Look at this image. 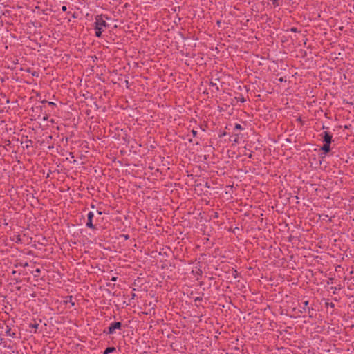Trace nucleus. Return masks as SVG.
I'll use <instances>...</instances> for the list:
<instances>
[{
	"label": "nucleus",
	"mask_w": 354,
	"mask_h": 354,
	"mask_svg": "<svg viewBox=\"0 0 354 354\" xmlns=\"http://www.w3.org/2000/svg\"><path fill=\"white\" fill-rule=\"evenodd\" d=\"M62 10L63 12H66V11L67 10V7H66V6H63L62 7Z\"/></svg>",
	"instance_id": "dca6fc26"
},
{
	"label": "nucleus",
	"mask_w": 354,
	"mask_h": 354,
	"mask_svg": "<svg viewBox=\"0 0 354 354\" xmlns=\"http://www.w3.org/2000/svg\"><path fill=\"white\" fill-rule=\"evenodd\" d=\"M97 214H98L99 215H101V214H102V212H100V211H97Z\"/></svg>",
	"instance_id": "b1692460"
},
{
	"label": "nucleus",
	"mask_w": 354,
	"mask_h": 354,
	"mask_svg": "<svg viewBox=\"0 0 354 354\" xmlns=\"http://www.w3.org/2000/svg\"><path fill=\"white\" fill-rule=\"evenodd\" d=\"M291 31L292 32H296L297 31V28H291Z\"/></svg>",
	"instance_id": "aec40b11"
},
{
	"label": "nucleus",
	"mask_w": 354,
	"mask_h": 354,
	"mask_svg": "<svg viewBox=\"0 0 354 354\" xmlns=\"http://www.w3.org/2000/svg\"><path fill=\"white\" fill-rule=\"evenodd\" d=\"M244 101H245V100H244L243 98V99H241V102H243Z\"/></svg>",
	"instance_id": "cd10ccee"
},
{
	"label": "nucleus",
	"mask_w": 354,
	"mask_h": 354,
	"mask_svg": "<svg viewBox=\"0 0 354 354\" xmlns=\"http://www.w3.org/2000/svg\"><path fill=\"white\" fill-rule=\"evenodd\" d=\"M330 144L324 143L321 147V150L324 152L325 154L328 153L330 151Z\"/></svg>",
	"instance_id": "39448f33"
},
{
	"label": "nucleus",
	"mask_w": 354,
	"mask_h": 354,
	"mask_svg": "<svg viewBox=\"0 0 354 354\" xmlns=\"http://www.w3.org/2000/svg\"><path fill=\"white\" fill-rule=\"evenodd\" d=\"M48 119V117H44V120H46Z\"/></svg>",
	"instance_id": "a878e982"
},
{
	"label": "nucleus",
	"mask_w": 354,
	"mask_h": 354,
	"mask_svg": "<svg viewBox=\"0 0 354 354\" xmlns=\"http://www.w3.org/2000/svg\"><path fill=\"white\" fill-rule=\"evenodd\" d=\"M201 300H202V298H201V297H196V298L195 299V301H201Z\"/></svg>",
	"instance_id": "a211bd4d"
},
{
	"label": "nucleus",
	"mask_w": 354,
	"mask_h": 354,
	"mask_svg": "<svg viewBox=\"0 0 354 354\" xmlns=\"http://www.w3.org/2000/svg\"><path fill=\"white\" fill-rule=\"evenodd\" d=\"M238 139H239V135H236V138L234 140V142H238Z\"/></svg>",
	"instance_id": "f3484780"
},
{
	"label": "nucleus",
	"mask_w": 354,
	"mask_h": 354,
	"mask_svg": "<svg viewBox=\"0 0 354 354\" xmlns=\"http://www.w3.org/2000/svg\"><path fill=\"white\" fill-rule=\"evenodd\" d=\"M114 351H115V347H108L104 350L103 354H109V353L113 352Z\"/></svg>",
	"instance_id": "0eeeda50"
},
{
	"label": "nucleus",
	"mask_w": 354,
	"mask_h": 354,
	"mask_svg": "<svg viewBox=\"0 0 354 354\" xmlns=\"http://www.w3.org/2000/svg\"><path fill=\"white\" fill-rule=\"evenodd\" d=\"M106 18V19H109L108 17L103 15H97L95 18V23H94V27L97 28H100V30H103V28H106L109 26V24L106 22V21L104 19V18Z\"/></svg>",
	"instance_id": "f257e3e1"
},
{
	"label": "nucleus",
	"mask_w": 354,
	"mask_h": 354,
	"mask_svg": "<svg viewBox=\"0 0 354 354\" xmlns=\"http://www.w3.org/2000/svg\"><path fill=\"white\" fill-rule=\"evenodd\" d=\"M116 279H117V278H116L115 277H113L111 279V281H116Z\"/></svg>",
	"instance_id": "412c9836"
},
{
	"label": "nucleus",
	"mask_w": 354,
	"mask_h": 354,
	"mask_svg": "<svg viewBox=\"0 0 354 354\" xmlns=\"http://www.w3.org/2000/svg\"><path fill=\"white\" fill-rule=\"evenodd\" d=\"M320 136H322L324 143L331 144L333 141V136L330 132L324 131Z\"/></svg>",
	"instance_id": "7ed1b4c3"
},
{
	"label": "nucleus",
	"mask_w": 354,
	"mask_h": 354,
	"mask_svg": "<svg viewBox=\"0 0 354 354\" xmlns=\"http://www.w3.org/2000/svg\"><path fill=\"white\" fill-rule=\"evenodd\" d=\"M48 104H49L50 106H55V104L54 102H48Z\"/></svg>",
	"instance_id": "6ab92c4d"
},
{
	"label": "nucleus",
	"mask_w": 354,
	"mask_h": 354,
	"mask_svg": "<svg viewBox=\"0 0 354 354\" xmlns=\"http://www.w3.org/2000/svg\"><path fill=\"white\" fill-rule=\"evenodd\" d=\"M308 313H310V309L309 308H307Z\"/></svg>",
	"instance_id": "bb28decb"
},
{
	"label": "nucleus",
	"mask_w": 354,
	"mask_h": 354,
	"mask_svg": "<svg viewBox=\"0 0 354 354\" xmlns=\"http://www.w3.org/2000/svg\"><path fill=\"white\" fill-rule=\"evenodd\" d=\"M191 132H192V134L193 137H196L197 136V134H198L197 131H196L194 129L192 130Z\"/></svg>",
	"instance_id": "ddd939ff"
},
{
	"label": "nucleus",
	"mask_w": 354,
	"mask_h": 354,
	"mask_svg": "<svg viewBox=\"0 0 354 354\" xmlns=\"http://www.w3.org/2000/svg\"><path fill=\"white\" fill-rule=\"evenodd\" d=\"M122 326V324L120 322H112L106 329H104V333L107 335H112L115 333V330H121Z\"/></svg>",
	"instance_id": "f03ea898"
},
{
	"label": "nucleus",
	"mask_w": 354,
	"mask_h": 354,
	"mask_svg": "<svg viewBox=\"0 0 354 354\" xmlns=\"http://www.w3.org/2000/svg\"><path fill=\"white\" fill-rule=\"evenodd\" d=\"M94 217V214L92 212H89L87 214V222L86 226L91 229H95V226L93 224V218Z\"/></svg>",
	"instance_id": "20e7f679"
},
{
	"label": "nucleus",
	"mask_w": 354,
	"mask_h": 354,
	"mask_svg": "<svg viewBox=\"0 0 354 354\" xmlns=\"http://www.w3.org/2000/svg\"><path fill=\"white\" fill-rule=\"evenodd\" d=\"M95 36L97 37H100L102 36V31L100 30L99 28H95Z\"/></svg>",
	"instance_id": "1a4fd4ad"
},
{
	"label": "nucleus",
	"mask_w": 354,
	"mask_h": 354,
	"mask_svg": "<svg viewBox=\"0 0 354 354\" xmlns=\"http://www.w3.org/2000/svg\"><path fill=\"white\" fill-rule=\"evenodd\" d=\"M39 326V323H37L36 322H35L34 323H30V324H29V327H30V328H33V329H35V333H36V332H37V329L38 328Z\"/></svg>",
	"instance_id": "423d86ee"
},
{
	"label": "nucleus",
	"mask_w": 354,
	"mask_h": 354,
	"mask_svg": "<svg viewBox=\"0 0 354 354\" xmlns=\"http://www.w3.org/2000/svg\"><path fill=\"white\" fill-rule=\"evenodd\" d=\"M40 272H41V270H40L39 268H37V269L35 270V277H38V276H39V274H40Z\"/></svg>",
	"instance_id": "f8f14e48"
},
{
	"label": "nucleus",
	"mask_w": 354,
	"mask_h": 354,
	"mask_svg": "<svg viewBox=\"0 0 354 354\" xmlns=\"http://www.w3.org/2000/svg\"><path fill=\"white\" fill-rule=\"evenodd\" d=\"M279 0H272V4L274 6H278L279 5Z\"/></svg>",
	"instance_id": "4468645a"
},
{
	"label": "nucleus",
	"mask_w": 354,
	"mask_h": 354,
	"mask_svg": "<svg viewBox=\"0 0 354 354\" xmlns=\"http://www.w3.org/2000/svg\"><path fill=\"white\" fill-rule=\"evenodd\" d=\"M234 129L241 130V129H243V127H241V125L240 124H236L234 126Z\"/></svg>",
	"instance_id": "9b49d317"
},
{
	"label": "nucleus",
	"mask_w": 354,
	"mask_h": 354,
	"mask_svg": "<svg viewBox=\"0 0 354 354\" xmlns=\"http://www.w3.org/2000/svg\"><path fill=\"white\" fill-rule=\"evenodd\" d=\"M70 156H71V158H74L73 153H70Z\"/></svg>",
	"instance_id": "5701e85b"
},
{
	"label": "nucleus",
	"mask_w": 354,
	"mask_h": 354,
	"mask_svg": "<svg viewBox=\"0 0 354 354\" xmlns=\"http://www.w3.org/2000/svg\"><path fill=\"white\" fill-rule=\"evenodd\" d=\"M210 84H211V85H212V86H216V84H214V83H213V82H211Z\"/></svg>",
	"instance_id": "4be33fe9"
},
{
	"label": "nucleus",
	"mask_w": 354,
	"mask_h": 354,
	"mask_svg": "<svg viewBox=\"0 0 354 354\" xmlns=\"http://www.w3.org/2000/svg\"><path fill=\"white\" fill-rule=\"evenodd\" d=\"M6 333L7 334V335L11 336L12 337H15V333H11V328H9L8 326H7Z\"/></svg>",
	"instance_id": "6e6552de"
},
{
	"label": "nucleus",
	"mask_w": 354,
	"mask_h": 354,
	"mask_svg": "<svg viewBox=\"0 0 354 354\" xmlns=\"http://www.w3.org/2000/svg\"><path fill=\"white\" fill-rule=\"evenodd\" d=\"M124 237H125L126 239H129V236L128 235L124 236Z\"/></svg>",
	"instance_id": "393cba45"
},
{
	"label": "nucleus",
	"mask_w": 354,
	"mask_h": 354,
	"mask_svg": "<svg viewBox=\"0 0 354 354\" xmlns=\"http://www.w3.org/2000/svg\"><path fill=\"white\" fill-rule=\"evenodd\" d=\"M308 305V301H305L304 302V307H303L304 312H306V307Z\"/></svg>",
	"instance_id": "9d476101"
},
{
	"label": "nucleus",
	"mask_w": 354,
	"mask_h": 354,
	"mask_svg": "<svg viewBox=\"0 0 354 354\" xmlns=\"http://www.w3.org/2000/svg\"><path fill=\"white\" fill-rule=\"evenodd\" d=\"M21 237L19 235L17 236V238H16V242L17 243H19V242H21Z\"/></svg>",
	"instance_id": "2eb2a0df"
}]
</instances>
